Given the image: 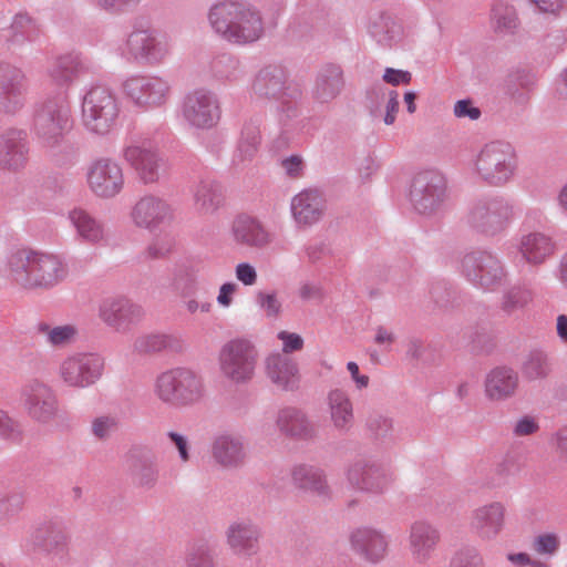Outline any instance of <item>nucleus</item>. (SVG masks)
Instances as JSON below:
<instances>
[{
  "label": "nucleus",
  "instance_id": "c756f323",
  "mask_svg": "<svg viewBox=\"0 0 567 567\" xmlns=\"http://www.w3.org/2000/svg\"><path fill=\"white\" fill-rule=\"evenodd\" d=\"M38 331L45 338V342L54 348L66 347L74 342L79 336V329L72 323L59 326L40 323Z\"/></svg>",
  "mask_w": 567,
  "mask_h": 567
},
{
  "label": "nucleus",
  "instance_id": "72a5a7b5",
  "mask_svg": "<svg viewBox=\"0 0 567 567\" xmlns=\"http://www.w3.org/2000/svg\"><path fill=\"white\" fill-rule=\"evenodd\" d=\"M292 478L300 488L313 491L319 496L327 494V485L322 480L321 472L318 470L299 466L295 468Z\"/></svg>",
  "mask_w": 567,
  "mask_h": 567
},
{
  "label": "nucleus",
  "instance_id": "c03bdc74",
  "mask_svg": "<svg viewBox=\"0 0 567 567\" xmlns=\"http://www.w3.org/2000/svg\"><path fill=\"white\" fill-rule=\"evenodd\" d=\"M276 422L279 425H295V424H301L306 422V415L305 413L295 406H286L282 408L278 412V416Z\"/></svg>",
  "mask_w": 567,
  "mask_h": 567
},
{
  "label": "nucleus",
  "instance_id": "79ce46f5",
  "mask_svg": "<svg viewBox=\"0 0 567 567\" xmlns=\"http://www.w3.org/2000/svg\"><path fill=\"white\" fill-rule=\"evenodd\" d=\"M559 546V540L554 534H543L533 542V549L540 555H553Z\"/></svg>",
  "mask_w": 567,
  "mask_h": 567
},
{
  "label": "nucleus",
  "instance_id": "4be33fe9",
  "mask_svg": "<svg viewBox=\"0 0 567 567\" xmlns=\"http://www.w3.org/2000/svg\"><path fill=\"white\" fill-rule=\"evenodd\" d=\"M464 268L468 277H473V280H478L487 288L503 276L499 262L492 256H481L480 260L473 256L466 257Z\"/></svg>",
  "mask_w": 567,
  "mask_h": 567
},
{
  "label": "nucleus",
  "instance_id": "052dcab7",
  "mask_svg": "<svg viewBox=\"0 0 567 567\" xmlns=\"http://www.w3.org/2000/svg\"><path fill=\"white\" fill-rule=\"evenodd\" d=\"M507 559L517 566L525 567H543V564L532 559V557L526 553H517V554H508Z\"/></svg>",
  "mask_w": 567,
  "mask_h": 567
},
{
  "label": "nucleus",
  "instance_id": "e433bc0d",
  "mask_svg": "<svg viewBox=\"0 0 567 567\" xmlns=\"http://www.w3.org/2000/svg\"><path fill=\"white\" fill-rule=\"evenodd\" d=\"M341 87V75L336 71L331 76L320 78L318 80L316 85V97L320 102H328L340 93Z\"/></svg>",
  "mask_w": 567,
  "mask_h": 567
},
{
  "label": "nucleus",
  "instance_id": "b1692460",
  "mask_svg": "<svg viewBox=\"0 0 567 567\" xmlns=\"http://www.w3.org/2000/svg\"><path fill=\"white\" fill-rule=\"evenodd\" d=\"M517 385L518 378L513 370L497 368L487 375L485 392L492 400H504L515 393Z\"/></svg>",
  "mask_w": 567,
  "mask_h": 567
},
{
  "label": "nucleus",
  "instance_id": "58836bf2",
  "mask_svg": "<svg viewBox=\"0 0 567 567\" xmlns=\"http://www.w3.org/2000/svg\"><path fill=\"white\" fill-rule=\"evenodd\" d=\"M492 20L497 31L511 30L517 23L514 9L504 4H497L493 8Z\"/></svg>",
  "mask_w": 567,
  "mask_h": 567
},
{
  "label": "nucleus",
  "instance_id": "473e14b6",
  "mask_svg": "<svg viewBox=\"0 0 567 567\" xmlns=\"http://www.w3.org/2000/svg\"><path fill=\"white\" fill-rule=\"evenodd\" d=\"M328 404L331 420L337 425L351 422L353 416L352 402L346 391L340 389L331 390L328 393Z\"/></svg>",
  "mask_w": 567,
  "mask_h": 567
},
{
  "label": "nucleus",
  "instance_id": "c9c22d12",
  "mask_svg": "<svg viewBox=\"0 0 567 567\" xmlns=\"http://www.w3.org/2000/svg\"><path fill=\"white\" fill-rule=\"evenodd\" d=\"M22 506V494L0 484V518L17 514L21 511Z\"/></svg>",
  "mask_w": 567,
  "mask_h": 567
},
{
  "label": "nucleus",
  "instance_id": "49530a36",
  "mask_svg": "<svg viewBox=\"0 0 567 567\" xmlns=\"http://www.w3.org/2000/svg\"><path fill=\"white\" fill-rule=\"evenodd\" d=\"M136 483L143 487H151L157 480V470L154 465H142L135 473Z\"/></svg>",
  "mask_w": 567,
  "mask_h": 567
},
{
  "label": "nucleus",
  "instance_id": "864d4df0",
  "mask_svg": "<svg viewBox=\"0 0 567 567\" xmlns=\"http://www.w3.org/2000/svg\"><path fill=\"white\" fill-rule=\"evenodd\" d=\"M237 291L238 286L235 282L223 284L218 290L217 303L223 308H229Z\"/></svg>",
  "mask_w": 567,
  "mask_h": 567
},
{
  "label": "nucleus",
  "instance_id": "2f4dec72",
  "mask_svg": "<svg viewBox=\"0 0 567 567\" xmlns=\"http://www.w3.org/2000/svg\"><path fill=\"white\" fill-rule=\"evenodd\" d=\"M223 203L221 193L212 183H200L195 193V209L200 215L216 212Z\"/></svg>",
  "mask_w": 567,
  "mask_h": 567
},
{
  "label": "nucleus",
  "instance_id": "ea45409f",
  "mask_svg": "<svg viewBox=\"0 0 567 567\" xmlns=\"http://www.w3.org/2000/svg\"><path fill=\"white\" fill-rule=\"evenodd\" d=\"M24 161V145L21 143L11 144L6 143L0 147V163L10 167L17 168L22 165Z\"/></svg>",
  "mask_w": 567,
  "mask_h": 567
},
{
  "label": "nucleus",
  "instance_id": "338daca9",
  "mask_svg": "<svg viewBox=\"0 0 567 567\" xmlns=\"http://www.w3.org/2000/svg\"><path fill=\"white\" fill-rule=\"evenodd\" d=\"M557 447L567 453V427H559L555 434Z\"/></svg>",
  "mask_w": 567,
  "mask_h": 567
},
{
  "label": "nucleus",
  "instance_id": "393cba45",
  "mask_svg": "<svg viewBox=\"0 0 567 567\" xmlns=\"http://www.w3.org/2000/svg\"><path fill=\"white\" fill-rule=\"evenodd\" d=\"M127 47L135 58H145L152 61L162 59L165 48L147 31L133 32L127 39Z\"/></svg>",
  "mask_w": 567,
  "mask_h": 567
},
{
  "label": "nucleus",
  "instance_id": "774afa93",
  "mask_svg": "<svg viewBox=\"0 0 567 567\" xmlns=\"http://www.w3.org/2000/svg\"><path fill=\"white\" fill-rule=\"evenodd\" d=\"M557 333L563 341L567 342V317L565 315L557 318Z\"/></svg>",
  "mask_w": 567,
  "mask_h": 567
},
{
  "label": "nucleus",
  "instance_id": "a19ab883",
  "mask_svg": "<svg viewBox=\"0 0 567 567\" xmlns=\"http://www.w3.org/2000/svg\"><path fill=\"white\" fill-rule=\"evenodd\" d=\"M174 245L172 236L158 237L147 247L146 254L150 258H163L172 252Z\"/></svg>",
  "mask_w": 567,
  "mask_h": 567
},
{
  "label": "nucleus",
  "instance_id": "0e129e2a",
  "mask_svg": "<svg viewBox=\"0 0 567 567\" xmlns=\"http://www.w3.org/2000/svg\"><path fill=\"white\" fill-rule=\"evenodd\" d=\"M394 340L395 338L393 333L386 330L385 328L380 327L377 330L374 338L375 343L389 348L394 342Z\"/></svg>",
  "mask_w": 567,
  "mask_h": 567
},
{
  "label": "nucleus",
  "instance_id": "a878e982",
  "mask_svg": "<svg viewBox=\"0 0 567 567\" xmlns=\"http://www.w3.org/2000/svg\"><path fill=\"white\" fill-rule=\"evenodd\" d=\"M519 249L528 262L540 264L551 255L554 245L546 235L532 233L522 238Z\"/></svg>",
  "mask_w": 567,
  "mask_h": 567
},
{
  "label": "nucleus",
  "instance_id": "cd10ccee",
  "mask_svg": "<svg viewBox=\"0 0 567 567\" xmlns=\"http://www.w3.org/2000/svg\"><path fill=\"white\" fill-rule=\"evenodd\" d=\"M134 349L138 353H155L163 350L179 351L182 341L172 334L150 333L138 337L134 342Z\"/></svg>",
  "mask_w": 567,
  "mask_h": 567
},
{
  "label": "nucleus",
  "instance_id": "f3484780",
  "mask_svg": "<svg viewBox=\"0 0 567 567\" xmlns=\"http://www.w3.org/2000/svg\"><path fill=\"white\" fill-rule=\"evenodd\" d=\"M70 128V115L65 109L45 110L35 117L37 133L50 146L59 143Z\"/></svg>",
  "mask_w": 567,
  "mask_h": 567
},
{
  "label": "nucleus",
  "instance_id": "69168bd1",
  "mask_svg": "<svg viewBox=\"0 0 567 567\" xmlns=\"http://www.w3.org/2000/svg\"><path fill=\"white\" fill-rule=\"evenodd\" d=\"M534 3L538 6V8L544 12H556L558 11L564 0H532Z\"/></svg>",
  "mask_w": 567,
  "mask_h": 567
},
{
  "label": "nucleus",
  "instance_id": "4468645a",
  "mask_svg": "<svg viewBox=\"0 0 567 567\" xmlns=\"http://www.w3.org/2000/svg\"><path fill=\"white\" fill-rule=\"evenodd\" d=\"M351 548L364 559L377 563L388 554V540L385 536L373 528L360 527L349 535Z\"/></svg>",
  "mask_w": 567,
  "mask_h": 567
},
{
  "label": "nucleus",
  "instance_id": "de8ad7c7",
  "mask_svg": "<svg viewBox=\"0 0 567 567\" xmlns=\"http://www.w3.org/2000/svg\"><path fill=\"white\" fill-rule=\"evenodd\" d=\"M237 280L245 286H252L257 282V271L255 267L248 262H240L235 268Z\"/></svg>",
  "mask_w": 567,
  "mask_h": 567
},
{
  "label": "nucleus",
  "instance_id": "f03ea898",
  "mask_svg": "<svg viewBox=\"0 0 567 567\" xmlns=\"http://www.w3.org/2000/svg\"><path fill=\"white\" fill-rule=\"evenodd\" d=\"M209 20L216 32L235 43L254 42L264 30L259 12L237 2L216 4L210 10Z\"/></svg>",
  "mask_w": 567,
  "mask_h": 567
},
{
  "label": "nucleus",
  "instance_id": "bb28decb",
  "mask_svg": "<svg viewBox=\"0 0 567 567\" xmlns=\"http://www.w3.org/2000/svg\"><path fill=\"white\" fill-rule=\"evenodd\" d=\"M349 481L354 486L373 492H381L386 486L385 475L372 466L357 464L349 470Z\"/></svg>",
  "mask_w": 567,
  "mask_h": 567
},
{
  "label": "nucleus",
  "instance_id": "a18cd8bd",
  "mask_svg": "<svg viewBox=\"0 0 567 567\" xmlns=\"http://www.w3.org/2000/svg\"><path fill=\"white\" fill-rule=\"evenodd\" d=\"M278 339L282 341L281 354L286 355L288 353L299 351L303 348V339L298 333L280 331L278 333Z\"/></svg>",
  "mask_w": 567,
  "mask_h": 567
},
{
  "label": "nucleus",
  "instance_id": "5701e85b",
  "mask_svg": "<svg viewBox=\"0 0 567 567\" xmlns=\"http://www.w3.org/2000/svg\"><path fill=\"white\" fill-rule=\"evenodd\" d=\"M138 315V309L122 298L106 299L100 307V317L109 326L122 329Z\"/></svg>",
  "mask_w": 567,
  "mask_h": 567
},
{
  "label": "nucleus",
  "instance_id": "ddd939ff",
  "mask_svg": "<svg viewBox=\"0 0 567 567\" xmlns=\"http://www.w3.org/2000/svg\"><path fill=\"white\" fill-rule=\"evenodd\" d=\"M229 237L236 246L249 248H264L274 239L258 219L247 215H239L233 220Z\"/></svg>",
  "mask_w": 567,
  "mask_h": 567
},
{
  "label": "nucleus",
  "instance_id": "7ed1b4c3",
  "mask_svg": "<svg viewBox=\"0 0 567 567\" xmlns=\"http://www.w3.org/2000/svg\"><path fill=\"white\" fill-rule=\"evenodd\" d=\"M155 395L175 406L199 403L205 396L203 378L187 368H174L162 372L155 380Z\"/></svg>",
  "mask_w": 567,
  "mask_h": 567
},
{
  "label": "nucleus",
  "instance_id": "09e8293b",
  "mask_svg": "<svg viewBox=\"0 0 567 567\" xmlns=\"http://www.w3.org/2000/svg\"><path fill=\"white\" fill-rule=\"evenodd\" d=\"M454 115L456 117L477 120L481 116V111L474 106L471 100H460L454 105Z\"/></svg>",
  "mask_w": 567,
  "mask_h": 567
},
{
  "label": "nucleus",
  "instance_id": "c85d7f7f",
  "mask_svg": "<svg viewBox=\"0 0 567 567\" xmlns=\"http://www.w3.org/2000/svg\"><path fill=\"white\" fill-rule=\"evenodd\" d=\"M228 544L238 554H250L257 544L258 532L248 524H234L228 529Z\"/></svg>",
  "mask_w": 567,
  "mask_h": 567
},
{
  "label": "nucleus",
  "instance_id": "423d86ee",
  "mask_svg": "<svg viewBox=\"0 0 567 567\" xmlns=\"http://www.w3.org/2000/svg\"><path fill=\"white\" fill-rule=\"evenodd\" d=\"M117 116V105L112 94L103 87L92 89L83 101L85 126L97 134L107 133Z\"/></svg>",
  "mask_w": 567,
  "mask_h": 567
},
{
  "label": "nucleus",
  "instance_id": "9d476101",
  "mask_svg": "<svg viewBox=\"0 0 567 567\" xmlns=\"http://www.w3.org/2000/svg\"><path fill=\"white\" fill-rule=\"evenodd\" d=\"M411 195L421 213L432 212L445 196L443 177L436 171H424L415 175Z\"/></svg>",
  "mask_w": 567,
  "mask_h": 567
},
{
  "label": "nucleus",
  "instance_id": "4c0bfd02",
  "mask_svg": "<svg viewBox=\"0 0 567 567\" xmlns=\"http://www.w3.org/2000/svg\"><path fill=\"white\" fill-rule=\"evenodd\" d=\"M282 85L281 74L270 71H261L254 83V90L264 95L277 96Z\"/></svg>",
  "mask_w": 567,
  "mask_h": 567
},
{
  "label": "nucleus",
  "instance_id": "680f3d73",
  "mask_svg": "<svg viewBox=\"0 0 567 567\" xmlns=\"http://www.w3.org/2000/svg\"><path fill=\"white\" fill-rule=\"evenodd\" d=\"M347 369H348L349 373L351 374V378L354 381L358 389H364L369 385V381H370L369 377L365 374H360L359 365L355 362H353V361L348 362Z\"/></svg>",
  "mask_w": 567,
  "mask_h": 567
},
{
  "label": "nucleus",
  "instance_id": "f257e3e1",
  "mask_svg": "<svg viewBox=\"0 0 567 567\" xmlns=\"http://www.w3.org/2000/svg\"><path fill=\"white\" fill-rule=\"evenodd\" d=\"M66 276L63 262L54 255L31 248L13 251L7 262V279L22 290L50 289Z\"/></svg>",
  "mask_w": 567,
  "mask_h": 567
},
{
  "label": "nucleus",
  "instance_id": "39448f33",
  "mask_svg": "<svg viewBox=\"0 0 567 567\" xmlns=\"http://www.w3.org/2000/svg\"><path fill=\"white\" fill-rule=\"evenodd\" d=\"M515 167L516 158L513 148L501 142L485 145L476 161L477 173L493 185H502L509 181Z\"/></svg>",
  "mask_w": 567,
  "mask_h": 567
},
{
  "label": "nucleus",
  "instance_id": "7c9ffc66",
  "mask_svg": "<svg viewBox=\"0 0 567 567\" xmlns=\"http://www.w3.org/2000/svg\"><path fill=\"white\" fill-rule=\"evenodd\" d=\"M70 219L79 235L91 243H97L104 238L103 226L83 209H74Z\"/></svg>",
  "mask_w": 567,
  "mask_h": 567
},
{
  "label": "nucleus",
  "instance_id": "603ef678",
  "mask_svg": "<svg viewBox=\"0 0 567 567\" xmlns=\"http://www.w3.org/2000/svg\"><path fill=\"white\" fill-rule=\"evenodd\" d=\"M258 136L252 135L247 141H241L238 146V157L240 162L251 161L258 151Z\"/></svg>",
  "mask_w": 567,
  "mask_h": 567
},
{
  "label": "nucleus",
  "instance_id": "a211bd4d",
  "mask_svg": "<svg viewBox=\"0 0 567 567\" xmlns=\"http://www.w3.org/2000/svg\"><path fill=\"white\" fill-rule=\"evenodd\" d=\"M505 507L501 503H491L473 511L472 529L483 539L496 537L503 529Z\"/></svg>",
  "mask_w": 567,
  "mask_h": 567
},
{
  "label": "nucleus",
  "instance_id": "0eeeda50",
  "mask_svg": "<svg viewBox=\"0 0 567 567\" xmlns=\"http://www.w3.org/2000/svg\"><path fill=\"white\" fill-rule=\"evenodd\" d=\"M103 359L93 353H78L68 357L60 365V377L73 388H86L95 383L103 373Z\"/></svg>",
  "mask_w": 567,
  "mask_h": 567
},
{
  "label": "nucleus",
  "instance_id": "13d9d810",
  "mask_svg": "<svg viewBox=\"0 0 567 567\" xmlns=\"http://www.w3.org/2000/svg\"><path fill=\"white\" fill-rule=\"evenodd\" d=\"M282 168L292 178L299 177L302 172V161L298 156H291L282 161Z\"/></svg>",
  "mask_w": 567,
  "mask_h": 567
},
{
  "label": "nucleus",
  "instance_id": "5fc2aeb1",
  "mask_svg": "<svg viewBox=\"0 0 567 567\" xmlns=\"http://www.w3.org/2000/svg\"><path fill=\"white\" fill-rule=\"evenodd\" d=\"M259 302H260L261 308L265 310V312L269 317H275L280 311L281 305L275 295L261 293L259 296Z\"/></svg>",
  "mask_w": 567,
  "mask_h": 567
},
{
  "label": "nucleus",
  "instance_id": "2eb2a0df",
  "mask_svg": "<svg viewBox=\"0 0 567 567\" xmlns=\"http://www.w3.org/2000/svg\"><path fill=\"white\" fill-rule=\"evenodd\" d=\"M134 224L144 228H156L171 221L173 217L169 205L153 196L141 198L131 213Z\"/></svg>",
  "mask_w": 567,
  "mask_h": 567
},
{
  "label": "nucleus",
  "instance_id": "3c124183",
  "mask_svg": "<svg viewBox=\"0 0 567 567\" xmlns=\"http://www.w3.org/2000/svg\"><path fill=\"white\" fill-rule=\"evenodd\" d=\"M451 567H483V559L477 554L458 553L453 557Z\"/></svg>",
  "mask_w": 567,
  "mask_h": 567
},
{
  "label": "nucleus",
  "instance_id": "6e6d98bb",
  "mask_svg": "<svg viewBox=\"0 0 567 567\" xmlns=\"http://www.w3.org/2000/svg\"><path fill=\"white\" fill-rule=\"evenodd\" d=\"M398 96V92L395 91H391L389 93V99L385 105V115L383 117V121L386 125H392L395 121V115L399 111Z\"/></svg>",
  "mask_w": 567,
  "mask_h": 567
},
{
  "label": "nucleus",
  "instance_id": "bf43d9fd",
  "mask_svg": "<svg viewBox=\"0 0 567 567\" xmlns=\"http://www.w3.org/2000/svg\"><path fill=\"white\" fill-rule=\"evenodd\" d=\"M124 417L122 416V413L117 410L109 411L107 413L101 414L97 416L93 425H116L118 423L124 422Z\"/></svg>",
  "mask_w": 567,
  "mask_h": 567
},
{
  "label": "nucleus",
  "instance_id": "aec40b11",
  "mask_svg": "<svg viewBox=\"0 0 567 567\" xmlns=\"http://www.w3.org/2000/svg\"><path fill=\"white\" fill-rule=\"evenodd\" d=\"M324 208V199L317 190H302L291 200L292 216L302 226H309L320 220Z\"/></svg>",
  "mask_w": 567,
  "mask_h": 567
},
{
  "label": "nucleus",
  "instance_id": "f8f14e48",
  "mask_svg": "<svg viewBox=\"0 0 567 567\" xmlns=\"http://www.w3.org/2000/svg\"><path fill=\"white\" fill-rule=\"evenodd\" d=\"M184 115L194 126L210 127L219 120V105L210 92L197 90L186 97Z\"/></svg>",
  "mask_w": 567,
  "mask_h": 567
},
{
  "label": "nucleus",
  "instance_id": "37998d69",
  "mask_svg": "<svg viewBox=\"0 0 567 567\" xmlns=\"http://www.w3.org/2000/svg\"><path fill=\"white\" fill-rule=\"evenodd\" d=\"M524 373L529 379H538L548 373V363L542 355L530 358L525 367Z\"/></svg>",
  "mask_w": 567,
  "mask_h": 567
},
{
  "label": "nucleus",
  "instance_id": "e2e57ef3",
  "mask_svg": "<svg viewBox=\"0 0 567 567\" xmlns=\"http://www.w3.org/2000/svg\"><path fill=\"white\" fill-rule=\"evenodd\" d=\"M168 435H169L171 441L174 443V445L178 450L181 458L184 462H186L188 460L186 439L176 432H169Z\"/></svg>",
  "mask_w": 567,
  "mask_h": 567
},
{
  "label": "nucleus",
  "instance_id": "1a4fd4ad",
  "mask_svg": "<svg viewBox=\"0 0 567 567\" xmlns=\"http://www.w3.org/2000/svg\"><path fill=\"white\" fill-rule=\"evenodd\" d=\"M87 184L100 197H113L123 187L124 176L121 166L111 159L95 161L87 171Z\"/></svg>",
  "mask_w": 567,
  "mask_h": 567
},
{
  "label": "nucleus",
  "instance_id": "20e7f679",
  "mask_svg": "<svg viewBox=\"0 0 567 567\" xmlns=\"http://www.w3.org/2000/svg\"><path fill=\"white\" fill-rule=\"evenodd\" d=\"M257 361L258 351L255 344L244 338L227 341L218 354L220 373L236 384L246 383L254 378Z\"/></svg>",
  "mask_w": 567,
  "mask_h": 567
},
{
  "label": "nucleus",
  "instance_id": "412c9836",
  "mask_svg": "<svg viewBox=\"0 0 567 567\" xmlns=\"http://www.w3.org/2000/svg\"><path fill=\"white\" fill-rule=\"evenodd\" d=\"M125 158L145 183L157 181L163 165L154 152L133 145L125 150Z\"/></svg>",
  "mask_w": 567,
  "mask_h": 567
},
{
  "label": "nucleus",
  "instance_id": "6e6552de",
  "mask_svg": "<svg viewBox=\"0 0 567 567\" xmlns=\"http://www.w3.org/2000/svg\"><path fill=\"white\" fill-rule=\"evenodd\" d=\"M23 406L32 420L48 423L55 419L59 409L52 390L44 383L32 380L22 389Z\"/></svg>",
  "mask_w": 567,
  "mask_h": 567
},
{
  "label": "nucleus",
  "instance_id": "dca6fc26",
  "mask_svg": "<svg viewBox=\"0 0 567 567\" xmlns=\"http://www.w3.org/2000/svg\"><path fill=\"white\" fill-rule=\"evenodd\" d=\"M266 374L269 380L280 390L293 391L298 389L300 373L298 364L291 358L272 353L266 359Z\"/></svg>",
  "mask_w": 567,
  "mask_h": 567
},
{
  "label": "nucleus",
  "instance_id": "4d7b16f0",
  "mask_svg": "<svg viewBox=\"0 0 567 567\" xmlns=\"http://www.w3.org/2000/svg\"><path fill=\"white\" fill-rule=\"evenodd\" d=\"M383 80L392 85H398L400 83L409 84L411 81V74L405 71L388 68L383 75Z\"/></svg>",
  "mask_w": 567,
  "mask_h": 567
},
{
  "label": "nucleus",
  "instance_id": "9b49d317",
  "mask_svg": "<svg viewBox=\"0 0 567 567\" xmlns=\"http://www.w3.org/2000/svg\"><path fill=\"white\" fill-rule=\"evenodd\" d=\"M124 89L137 105L146 107L163 105L169 94L168 84L158 78H132L125 82Z\"/></svg>",
  "mask_w": 567,
  "mask_h": 567
},
{
  "label": "nucleus",
  "instance_id": "8fccbe9b",
  "mask_svg": "<svg viewBox=\"0 0 567 567\" xmlns=\"http://www.w3.org/2000/svg\"><path fill=\"white\" fill-rule=\"evenodd\" d=\"M471 218L475 226L481 227L485 231L495 223L498 224L497 217L494 214H489L485 208H476L472 213Z\"/></svg>",
  "mask_w": 567,
  "mask_h": 567
},
{
  "label": "nucleus",
  "instance_id": "f704fd0d",
  "mask_svg": "<svg viewBox=\"0 0 567 567\" xmlns=\"http://www.w3.org/2000/svg\"><path fill=\"white\" fill-rule=\"evenodd\" d=\"M214 456L220 464L234 466L244 458L243 447L233 440L220 437L214 444Z\"/></svg>",
  "mask_w": 567,
  "mask_h": 567
},
{
  "label": "nucleus",
  "instance_id": "6ab92c4d",
  "mask_svg": "<svg viewBox=\"0 0 567 567\" xmlns=\"http://www.w3.org/2000/svg\"><path fill=\"white\" fill-rule=\"evenodd\" d=\"M440 542V533L432 525L416 522L411 526L409 547L414 560L425 563L430 560Z\"/></svg>",
  "mask_w": 567,
  "mask_h": 567
}]
</instances>
